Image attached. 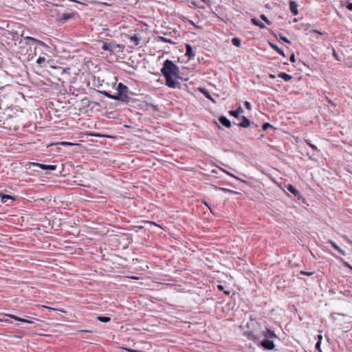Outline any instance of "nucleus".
Returning a JSON list of instances; mask_svg holds the SVG:
<instances>
[{
    "mask_svg": "<svg viewBox=\"0 0 352 352\" xmlns=\"http://www.w3.org/2000/svg\"><path fill=\"white\" fill-rule=\"evenodd\" d=\"M161 73L165 77L166 85L170 88H177L179 87V82H177L174 78H179V69L173 61L166 59L161 69Z\"/></svg>",
    "mask_w": 352,
    "mask_h": 352,
    "instance_id": "1",
    "label": "nucleus"
},
{
    "mask_svg": "<svg viewBox=\"0 0 352 352\" xmlns=\"http://www.w3.org/2000/svg\"><path fill=\"white\" fill-rule=\"evenodd\" d=\"M116 100L128 104L133 101V98L130 96L131 92L129 88L122 82H119L116 89Z\"/></svg>",
    "mask_w": 352,
    "mask_h": 352,
    "instance_id": "2",
    "label": "nucleus"
},
{
    "mask_svg": "<svg viewBox=\"0 0 352 352\" xmlns=\"http://www.w3.org/2000/svg\"><path fill=\"white\" fill-rule=\"evenodd\" d=\"M124 46L120 44H116L113 42L111 43H103L101 48L104 51H109L110 52H113L116 50L118 49L119 50H122Z\"/></svg>",
    "mask_w": 352,
    "mask_h": 352,
    "instance_id": "3",
    "label": "nucleus"
},
{
    "mask_svg": "<svg viewBox=\"0 0 352 352\" xmlns=\"http://www.w3.org/2000/svg\"><path fill=\"white\" fill-rule=\"evenodd\" d=\"M241 122L238 124V126L242 128H248V126L250 127H257V125L255 124L254 122H251V121L247 118L245 116H242L241 118Z\"/></svg>",
    "mask_w": 352,
    "mask_h": 352,
    "instance_id": "4",
    "label": "nucleus"
},
{
    "mask_svg": "<svg viewBox=\"0 0 352 352\" xmlns=\"http://www.w3.org/2000/svg\"><path fill=\"white\" fill-rule=\"evenodd\" d=\"M261 346L265 350H273L275 348V344L272 340L263 339L261 342Z\"/></svg>",
    "mask_w": 352,
    "mask_h": 352,
    "instance_id": "5",
    "label": "nucleus"
},
{
    "mask_svg": "<svg viewBox=\"0 0 352 352\" xmlns=\"http://www.w3.org/2000/svg\"><path fill=\"white\" fill-rule=\"evenodd\" d=\"M24 41L26 44L30 45H34L36 43H38V45H40L41 46L46 45L45 43L44 42H43L42 41L38 40V39L32 38L31 36H25L24 38Z\"/></svg>",
    "mask_w": 352,
    "mask_h": 352,
    "instance_id": "6",
    "label": "nucleus"
},
{
    "mask_svg": "<svg viewBox=\"0 0 352 352\" xmlns=\"http://www.w3.org/2000/svg\"><path fill=\"white\" fill-rule=\"evenodd\" d=\"M31 165L33 166L39 167L43 170H54L56 169V165H46L36 162H32Z\"/></svg>",
    "mask_w": 352,
    "mask_h": 352,
    "instance_id": "7",
    "label": "nucleus"
},
{
    "mask_svg": "<svg viewBox=\"0 0 352 352\" xmlns=\"http://www.w3.org/2000/svg\"><path fill=\"white\" fill-rule=\"evenodd\" d=\"M185 56L188 57V60H192L195 58V54L193 52L192 47L190 44H186Z\"/></svg>",
    "mask_w": 352,
    "mask_h": 352,
    "instance_id": "8",
    "label": "nucleus"
},
{
    "mask_svg": "<svg viewBox=\"0 0 352 352\" xmlns=\"http://www.w3.org/2000/svg\"><path fill=\"white\" fill-rule=\"evenodd\" d=\"M74 14H73V13H64L61 17L58 19V21L61 24H63L68 20L74 18Z\"/></svg>",
    "mask_w": 352,
    "mask_h": 352,
    "instance_id": "9",
    "label": "nucleus"
},
{
    "mask_svg": "<svg viewBox=\"0 0 352 352\" xmlns=\"http://www.w3.org/2000/svg\"><path fill=\"white\" fill-rule=\"evenodd\" d=\"M263 336L265 337V339L272 340L273 338H276L277 336L274 331H272L270 329H266L265 331H263Z\"/></svg>",
    "mask_w": 352,
    "mask_h": 352,
    "instance_id": "10",
    "label": "nucleus"
},
{
    "mask_svg": "<svg viewBox=\"0 0 352 352\" xmlns=\"http://www.w3.org/2000/svg\"><path fill=\"white\" fill-rule=\"evenodd\" d=\"M289 9H290V11H291L292 14L294 16L298 15V4H297V3L296 1H290V2H289Z\"/></svg>",
    "mask_w": 352,
    "mask_h": 352,
    "instance_id": "11",
    "label": "nucleus"
},
{
    "mask_svg": "<svg viewBox=\"0 0 352 352\" xmlns=\"http://www.w3.org/2000/svg\"><path fill=\"white\" fill-rule=\"evenodd\" d=\"M243 111H243V108L241 106H239L236 110L230 111L229 112V113H230V116H233V117H234L236 118L239 119L240 118L239 116L241 113H243Z\"/></svg>",
    "mask_w": 352,
    "mask_h": 352,
    "instance_id": "12",
    "label": "nucleus"
},
{
    "mask_svg": "<svg viewBox=\"0 0 352 352\" xmlns=\"http://www.w3.org/2000/svg\"><path fill=\"white\" fill-rule=\"evenodd\" d=\"M219 122L225 126L227 128H230L231 126L230 121L226 116H220L219 118Z\"/></svg>",
    "mask_w": 352,
    "mask_h": 352,
    "instance_id": "13",
    "label": "nucleus"
},
{
    "mask_svg": "<svg viewBox=\"0 0 352 352\" xmlns=\"http://www.w3.org/2000/svg\"><path fill=\"white\" fill-rule=\"evenodd\" d=\"M269 44H270V46L274 50H275L276 52H278L280 55H281L283 56H285L283 50L282 49H280L277 45H276V44H274L273 43H271V42H269Z\"/></svg>",
    "mask_w": 352,
    "mask_h": 352,
    "instance_id": "14",
    "label": "nucleus"
},
{
    "mask_svg": "<svg viewBox=\"0 0 352 352\" xmlns=\"http://www.w3.org/2000/svg\"><path fill=\"white\" fill-rule=\"evenodd\" d=\"M7 316H9L10 318H12L14 320H16V321H19V322H23V323H31L32 322L27 320V319H25V318H19L15 315H6Z\"/></svg>",
    "mask_w": 352,
    "mask_h": 352,
    "instance_id": "15",
    "label": "nucleus"
},
{
    "mask_svg": "<svg viewBox=\"0 0 352 352\" xmlns=\"http://www.w3.org/2000/svg\"><path fill=\"white\" fill-rule=\"evenodd\" d=\"M278 77L281 78L286 82L289 81L292 79V76L287 74L285 72H279L278 74Z\"/></svg>",
    "mask_w": 352,
    "mask_h": 352,
    "instance_id": "16",
    "label": "nucleus"
},
{
    "mask_svg": "<svg viewBox=\"0 0 352 352\" xmlns=\"http://www.w3.org/2000/svg\"><path fill=\"white\" fill-rule=\"evenodd\" d=\"M287 189L296 197L300 195L299 191L292 184H288Z\"/></svg>",
    "mask_w": 352,
    "mask_h": 352,
    "instance_id": "17",
    "label": "nucleus"
},
{
    "mask_svg": "<svg viewBox=\"0 0 352 352\" xmlns=\"http://www.w3.org/2000/svg\"><path fill=\"white\" fill-rule=\"evenodd\" d=\"M0 197L1 198V201L6 203L7 200L10 199L14 201L16 198L9 195H6L3 193H0Z\"/></svg>",
    "mask_w": 352,
    "mask_h": 352,
    "instance_id": "18",
    "label": "nucleus"
},
{
    "mask_svg": "<svg viewBox=\"0 0 352 352\" xmlns=\"http://www.w3.org/2000/svg\"><path fill=\"white\" fill-rule=\"evenodd\" d=\"M251 22L253 25H256V26H258L261 29H264L265 28V25L264 23H263L262 22H261L258 19H256V18H252L251 19Z\"/></svg>",
    "mask_w": 352,
    "mask_h": 352,
    "instance_id": "19",
    "label": "nucleus"
},
{
    "mask_svg": "<svg viewBox=\"0 0 352 352\" xmlns=\"http://www.w3.org/2000/svg\"><path fill=\"white\" fill-rule=\"evenodd\" d=\"M130 41L135 45H138L140 43V37L138 34H134L130 37Z\"/></svg>",
    "mask_w": 352,
    "mask_h": 352,
    "instance_id": "20",
    "label": "nucleus"
},
{
    "mask_svg": "<svg viewBox=\"0 0 352 352\" xmlns=\"http://www.w3.org/2000/svg\"><path fill=\"white\" fill-rule=\"evenodd\" d=\"M329 243L331 245V246L336 250H338L342 255H345V251L340 248V247L332 240H329Z\"/></svg>",
    "mask_w": 352,
    "mask_h": 352,
    "instance_id": "21",
    "label": "nucleus"
},
{
    "mask_svg": "<svg viewBox=\"0 0 352 352\" xmlns=\"http://www.w3.org/2000/svg\"><path fill=\"white\" fill-rule=\"evenodd\" d=\"M99 93H100L101 94H102L103 96H106L108 98L116 100V94L112 95L107 91H99Z\"/></svg>",
    "mask_w": 352,
    "mask_h": 352,
    "instance_id": "22",
    "label": "nucleus"
},
{
    "mask_svg": "<svg viewBox=\"0 0 352 352\" xmlns=\"http://www.w3.org/2000/svg\"><path fill=\"white\" fill-rule=\"evenodd\" d=\"M96 320L101 322H108L111 320V318L108 316H98Z\"/></svg>",
    "mask_w": 352,
    "mask_h": 352,
    "instance_id": "23",
    "label": "nucleus"
},
{
    "mask_svg": "<svg viewBox=\"0 0 352 352\" xmlns=\"http://www.w3.org/2000/svg\"><path fill=\"white\" fill-rule=\"evenodd\" d=\"M158 39L160 41H162V42H164V43H170V44H175V43L170 38H167L162 36H158Z\"/></svg>",
    "mask_w": 352,
    "mask_h": 352,
    "instance_id": "24",
    "label": "nucleus"
},
{
    "mask_svg": "<svg viewBox=\"0 0 352 352\" xmlns=\"http://www.w3.org/2000/svg\"><path fill=\"white\" fill-rule=\"evenodd\" d=\"M204 2L208 3L210 2L209 0H200V1H194L192 2V4L198 8H204L203 5H201L200 2Z\"/></svg>",
    "mask_w": 352,
    "mask_h": 352,
    "instance_id": "25",
    "label": "nucleus"
},
{
    "mask_svg": "<svg viewBox=\"0 0 352 352\" xmlns=\"http://www.w3.org/2000/svg\"><path fill=\"white\" fill-rule=\"evenodd\" d=\"M231 42L232 45L236 47L241 46V39L237 37L232 38Z\"/></svg>",
    "mask_w": 352,
    "mask_h": 352,
    "instance_id": "26",
    "label": "nucleus"
},
{
    "mask_svg": "<svg viewBox=\"0 0 352 352\" xmlns=\"http://www.w3.org/2000/svg\"><path fill=\"white\" fill-rule=\"evenodd\" d=\"M45 62V58L43 56H39L38 59L36 60V63L40 67L44 66V63Z\"/></svg>",
    "mask_w": 352,
    "mask_h": 352,
    "instance_id": "27",
    "label": "nucleus"
},
{
    "mask_svg": "<svg viewBox=\"0 0 352 352\" xmlns=\"http://www.w3.org/2000/svg\"><path fill=\"white\" fill-rule=\"evenodd\" d=\"M318 338H319V340H318V342H316L315 347H316V349L318 351H322V350H321V348H320V346H321V342H322V336H320H320H318Z\"/></svg>",
    "mask_w": 352,
    "mask_h": 352,
    "instance_id": "28",
    "label": "nucleus"
},
{
    "mask_svg": "<svg viewBox=\"0 0 352 352\" xmlns=\"http://www.w3.org/2000/svg\"><path fill=\"white\" fill-rule=\"evenodd\" d=\"M202 93L206 96V98H207L208 99L210 100L213 102H215L214 100L213 99V98L211 96V95L209 94V92L207 90L204 89L202 91Z\"/></svg>",
    "mask_w": 352,
    "mask_h": 352,
    "instance_id": "29",
    "label": "nucleus"
},
{
    "mask_svg": "<svg viewBox=\"0 0 352 352\" xmlns=\"http://www.w3.org/2000/svg\"><path fill=\"white\" fill-rule=\"evenodd\" d=\"M275 36H276V37H277V36H278V37H279V38H280L281 41H284V42H285V43H291V41H289V40H288L285 36H283V34H278V35L275 34Z\"/></svg>",
    "mask_w": 352,
    "mask_h": 352,
    "instance_id": "30",
    "label": "nucleus"
},
{
    "mask_svg": "<svg viewBox=\"0 0 352 352\" xmlns=\"http://www.w3.org/2000/svg\"><path fill=\"white\" fill-rule=\"evenodd\" d=\"M6 315H9L8 314H2V316L0 318V322H10L8 318L9 316H7Z\"/></svg>",
    "mask_w": 352,
    "mask_h": 352,
    "instance_id": "31",
    "label": "nucleus"
},
{
    "mask_svg": "<svg viewBox=\"0 0 352 352\" xmlns=\"http://www.w3.org/2000/svg\"><path fill=\"white\" fill-rule=\"evenodd\" d=\"M261 19L264 21L267 24L271 25L272 23L271 21H270L267 17L265 14L261 15Z\"/></svg>",
    "mask_w": 352,
    "mask_h": 352,
    "instance_id": "32",
    "label": "nucleus"
},
{
    "mask_svg": "<svg viewBox=\"0 0 352 352\" xmlns=\"http://www.w3.org/2000/svg\"><path fill=\"white\" fill-rule=\"evenodd\" d=\"M269 128H274L273 126L270 124L269 122H265L262 126V129L263 131H266Z\"/></svg>",
    "mask_w": 352,
    "mask_h": 352,
    "instance_id": "33",
    "label": "nucleus"
},
{
    "mask_svg": "<svg viewBox=\"0 0 352 352\" xmlns=\"http://www.w3.org/2000/svg\"><path fill=\"white\" fill-rule=\"evenodd\" d=\"M248 338L254 341H256L257 340L256 336H254L252 332L249 333Z\"/></svg>",
    "mask_w": 352,
    "mask_h": 352,
    "instance_id": "34",
    "label": "nucleus"
},
{
    "mask_svg": "<svg viewBox=\"0 0 352 352\" xmlns=\"http://www.w3.org/2000/svg\"><path fill=\"white\" fill-rule=\"evenodd\" d=\"M244 106L245 107V108H247L249 110L251 109V108H252L251 104L248 101H245L244 102Z\"/></svg>",
    "mask_w": 352,
    "mask_h": 352,
    "instance_id": "35",
    "label": "nucleus"
},
{
    "mask_svg": "<svg viewBox=\"0 0 352 352\" xmlns=\"http://www.w3.org/2000/svg\"><path fill=\"white\" fill-rule=\"evenodd\" d=\"M300 273V274L305 275V276H311L313 274V272H305V271H301Z\"/></svg>",
    "mask_w": 352,
    "mask_h": 352,
    "instance_id": "36",
    "label": "nucleus"
},
{
    "mask_svg": "<svg viewBox=\"0 0 352 352\" xmlns=\"http://www.w3.org/2000/svg\"><path fill=\"white\" fill-rule=\"evenodd\" d=\"M346 8L351 11H352V3L347 2V5L346 6Z\"/></svg>",
    "mask_w": 352,
    "mask_h": 352,
    "instance_id": "37",
    "label": "nucleus"
},
{
    "mask_svg": "<svg viewBox=\"0 0 352 352\" xmlns=\"http://www.w3.org/2000/svg\"><path fill=\"white\" fill-rule=\"evenodd\" d=\"M289 60L292 63H294L296 61L295 55L294 54H292L289 57Z\"/></svg>",
    "mask_w": 352,
    "mask_h": 352,
    "instance_id": "38",
    "label": "nucleus"
},
{
    "mask_svg": "<svg viewBox=\"0 0 352 352\" xmlns=\"http://www.w3.org/2000/svg\"><path fill=\"white\" fill-rule=\"evenodd\" d=\"M333 56L336 58V59H337L338 60H340L338 55L335 50H333Z\"/></svg>",
    "mask_w": 352,
    "mask_h": 352,
    "instance_id": "39",
    "label": "nucleus"
},
{
    "mask_svg": "<svg viewBox=\"0 0 352 352\" xmlns=\"http://www.w3.org/2000/svg\"><path fill=\"white\" fill-rule=\"evenodd\" d=\"M310 147H311L314 151H318V148H317V146H316V145H314V144H311V145L310 146Z\"/></svg>",
    "mask_w": 352,
    "mask_h": 352,
    "instance_id": "40",
    "label": "nucleus"
},
{
    "mask_svg": "<svg viewBox=\"0 0 352 352\" xmlns=\"http://www.w3.org/2000/svg\"><path fill=\"white\" fill-rule=\"evenodd\" d=\"M217 288H218V289H219V290H220V291H223V285H217Z\"/></svg>",
    "mask_w": 352,
    "mask_h": 352,
    "instance_id": "41",
    "label": "nucleus"
},
{
    "mask_svg": "<svg viewBox=\"0 0 352 352\" xmlns=\"http://www.w3.org/2000/svg\"><path fill=\"white\" fill-rule=\"evenodd\" d=\"M80 332H86V333H91L92 331L91 330H80Z\"/></svg>",
    "mask_w": 352,
    "mask_h": 352,
    "instance_id": "42",
    "label": "nucleus"
},
{
    "mask_svg": "<svg viewBox=\"0 0 352 352\" xmlns=\"http://www.w3.org/2000/svg\"><path fill=\"white\" fill-rule=\"evenodd\" d=\"M270 78L274 79L276 78L275 75L270 74L269 75Z\"/></svg>",
    "mask_w": 352,
    "mask_h": 352,
    "instance_id": "43",
    "label": "nucleus"
},
{
    "mask_svg": "<svg viewBox=\"0 0 352 352\" xmlns=\"http://www.w3.org/2000/svg\"><path fill=\"white\" fill-rule=\"evenodd\" d=\"M203 203H204L206 206H208V208L210 209V211H212V210H211V208H210V206H209L208 204L206 201H203Z\"/></svg>",
    "mask_w": 352,
    "mask_h": 352,
    "instance_id": "44",
    "label": "nucleus"
},
{
    "mask_svg": "<svg viewBox=\"0 0 352 352\" xmlns=\"http://www.w3.org/2000/svg\"><path fill=\"white\" fill-rule=\"evenodd\" d=\"M307 155L309 156V158L311 160H316V159L314 157H313L311 155H309V154H307Z\"/></svg>",
    "mask_w": 352,
    "mask_h": 352,
    "instance_id": "45",
    "label": "nucleus"
},
{
    "mask_svg": "<svg viewBox=\"0 0 352 352\" xmlns=\"http://www.w3.org/2000/svg\"><path fill=\"white\" fill-rule=\"evenodd\" d=\"M305 142L309 146L312 144L309 140H306Z\"/></svg>",
    "mask_w": 352,
    "mask_h": 352,
    "instance_id": "46",
    "label": "nucleus"
},
{
    "mask_svg": "<svg viewBox=\"0 0 352 352\" xmlns=\"http://www.w3.org/2000/svg\"><path fill=\"white\" fill-rule=\"evenodd\" d=\"M224 293L226 294V295H229L230 294V292H224Z\"/></svg>",
    "mask_w": 352,
    "mask_h": 352,
    "instance_id": "47",
    "label": "nucleus"
},
{
    "mask_svg": "<svg viewBox=\"0 0 352 352\" xmlns=\"http://www.w3.org/2000/svg\"><path fill=\"white\" fill-rule=\"evenodd\" d=\"M230 176H232V177H235V178H236V177H235V176H234L232 174H230Z\"/></svg>",
    "mask_w": 352,
    "mask_h": 352,
    "instance_id": "48",
    "label": "nucleus"
},
{
    "mask_svg": "<svg viewBox=\"0 0 352 352\" xmlns=\"http://www.w3.org/2000/svg\"><path fill=\"white\" fill-rule=\"evenodd\" d=\"M67 143L66 142H62V144H66Z\"/></svg>",
    "mask_w": 352,
    "mask_h": 352,
    "instance_id": "49",
    "label": "nucleus"
},
{
    "mask_svg": "<svg viewBox=\"0 0 352 352\" xmlns=\"http://www.w3.org/2000/svg\"><path fill=\"white\" fill-rule=\"evenodd\" d=\"M318 352H322V351H318Z\"/></svg>",
    "mask_w": 352,
    "mask_h": 352,
    "instance_id": "50",
    "label": "nucleus"
}]
</instances>
